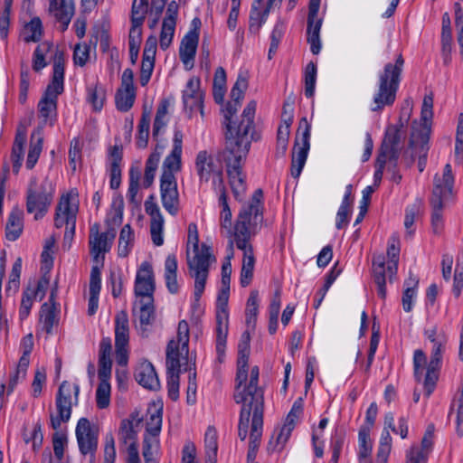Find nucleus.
<instances>
[{
  "label": "nucleus",
  "mask_w": 463,
  "mask_h": 463,
  "mask_svg": "<svg viewBox=\"0 0 463 463\" xmlns=\"http://www.w3.org/2000/svg\"><path fill=\"white\" fill-rule=\"evenodd\" d=\"M432 109V95H425L420 113L421 120L423 121L422 129L420 131H413L411 133L409 148L404 152V160L408 165L414 161L416 156L420 157L419 170L420 172L424 169V161L429 149L428 143L430 139V128L428 122L430 121L433 117Z\"/></svg>",
  "instance_id": "423d86ee"
},
{
  "label": "nucleus",
  "mask_w": 463,
  "mask_h": 463,
  "mask_svg": "<svg viewBox=\"0 0 463 463\" xmlns=\"http://www.w3.org/2000/svg\"><path fill=\"white\" fill-rule=\"evenodd\" d=\"M427 364V358L424 352L418 349L413 355L414 376L418 382L421 381Z\"/></svg>",
  "instance_id": "13d9d810"
},
{
  "label": "nucleus",
  "mask_w": 463,
  "mask_h": 463,
  "mask_svg": "<svg viewBox=\"0 0 463 463\" xmlns=\"http://www.w3.org/2000/svg\"><path fill=\"white\" fill-rule=\"evenodd\" d=\"M119 439L126 445L137 444V430L134 428V423L128 419L121 421L119 428Z\"/></svg>",
  "instance_id": "3c124183"
},
{
  "label": "nucleus",
  "mask_w": 463,
  "mask_h": 463,
  "mask_svg": "<svg viewBox=\"0 0 463 463\" xmlns=\"http://www.w3.org/2000/svg\"><path fill=\"white\" fill-rule=\"evenodd\" d=\"M165 280L168 291L176 294L179 290L177 282V259L175 254H169L165 261Z\"/></svg>",
  "instance_id": "7c9ffc66"
},
{
  "label": "nucleus",
  "mask_w": 463,
  "mask_h": 463,
  "mask_svg": "<svg viewBox=\"0 0 463 463\" xmlns=\"http://www.w3.org/2000/svg\"><path fill=\"white\" fill-rule=\"evenodd\" d=\"M134 241V232L129 224H126L120 231L118 238V254L127 257L131 250Z\"/></svg>",
  "instance_id": "c03bdc74"
},
{
  "label": "nucleus",
  "mask_w": 463,
  "mask_h": 463,
  "mask_svg": "<svg viewBox=\"0 0 463 463\" xmlns=\"http://www.w3.org/2000/svg\"><path fill=\"white\" fill-rule=\"evenodd\" d=\"M263 192L261 189L254 191L250 203L244 205L236 219L232 235L238 249H244L252 233L263 221Z\"/></svg>",
  "instance_id": "20e7f679"
},
{
  "label": "nucleus",
  "mask_w": 463,
  "mask_h": 463,
  "mask_svg": "<svg viewBox=\"0 0 463 463\" xmlns=\"http://www.w3.org/2000/svg\"><path fill=\"white\" fill-rule=\"evenodd\" d=\"M184 135L178 128L174 130L173 147L163 162V172L160 176L161 201L165 211L171 215L177 214L179 210V194L175 174L182 167Z\"/></svg>",
  "instance_id": "f257e3e1"
},
{
  "label": "nucleus",
  "mask_w": 463,
  "mask_h": 463,
  "mask_svg": "<svg viewBox=\"0 0 463 463\" xmlns=\"http://www.w3.org/2000/svg\"><path fill=\"white\" fill-rule=\"evenodd\" d=\"M260 297L258 290H251L247 300L245 317L247 326L254 327L259 313Z\"/></svg>",
  "instance_id": "37998d69"
},
{
  "label": "nucleus",
  "mask_w": 463,
  "mask_h": 463,
  "mask_svg": "<svg viewBox=\"0 0 463 463\" xmlns=\"http://www.w3.org/2000/svg\"><path fill=\"white\" fill-rule=\"evenodd\" d=\"M200 85V79L192 77L189 79L183 90L182 99L184 109L185 112L189 114V117H192L196 111H200L201 115L203 116L204 92Z\"/></svg>",
  "instance_id": "a211bd4d"
},
{
  "label": "nucleus",
  "mask_w": 463,
  "mask_h": 463,
  "mask_svg": "<svg viewBox=\"0 0 463 463\" xmlns=\"http://www.w3.org/2000/svg\"><path fill=\"white\" fill-rule=\"evenodd\" d=\"M311 126L307 118H302L298 123L297 137L292 151L291 175L298 178L306 164L310 148Z\"/></svg>",
  "instance_id": "4468645a"
},
{
  "label": "nucleus",
  "mask_w": 463,
  "mask_h": 463,
  "mask_svg": "<svg viewBox=\"0 0 463 463\" xmlns=\"http://www.w3.org/2000/svg\"><path fill=\"white\" fill-rule=\"evenodd\" d=\"M78 213V205L71 203V195H62L57 207L54 218V225L56 228H61L76 224V215Z\"/></svg>",
  "instance_id": "4be33fe9"
},
{
  "label": "nucleus",
  "mask_w": 463,
  "mask_h": 463,
  "mask_svg": "<svg viewBox=\"0 0 463 463\" xmlns=\"http://www.w3.org/2000/svg\"><path fill=\"white\" fill-rule=\"evenodd\" d=\"M205 463H216L217 461V431L213 426H209L204 434Z\"/></svg>",
  "instance_id": "e433bc0d"
},
{
  "label": "nucleus",
  "mask_w": 463,
  "mask_h": 463,
  "mask_svg": "<svg viewBox=\"0 0 463 463\" xmlns=\"http://www.w3.org/2000/svg\"><path fill=\"white\" fill-rule=\"evenodd\" d=\"M49 13L59 23L61 31H65L74 14L73 0H50Z\"/></svg>",
  "instance_id": "5701e85b"
},
{
  "label": "nucleus",
  "mask_w": 463,
  "mask_h": 463,
  "mask_svg": "<svg viewBox=\"0 0 463 463\" xmlns=\"http://www.w3.org/2000/svg\"><path fill=\"white\" fill-rule=\"evenodd\" d=\"M106 99V90L96 84L93 88H88V101L92 105L94 110L99 111L104 105Z\"/></svg>",
  "instance_id": "603ef678"
},
{
  "label": "nucleus",
  "mask_w": 463,
  "mask_h": 463,
  "mask_svg": "<svg viewBox=\"0 0 463 463\" xmlns=\"http://www.w3.org/2000/svg\"><path fill=\"white\" fill-rule=\"evenodd\" d=\"M134 377L146 389L156 391L160 387L158 376L150 362L145 361L139 364L135 370Z\"/></svg>",
  "instance_id": "a878e982"
},
{
  "label": "nucleus",
  "mask_w": 463,
  "mask_h": 463,
  "mask_svg": "<svg viewBox=\"0 0 463 463\" xmlns=\"http://www.w3.org/2000/svg\"><path fill=\"white\" fill-rule=\"evenodd\" d=\"M248 378V361L245 360V356L237 360V373H236V391L235 392H241V390L243 383H246Z\"/></svg>",
  "instance_id": "680f3d73"
},
{
  "label": "nucleus",
  "mask_w": 463,
  "mask_h": 463,
  "mask_svg": "<svg viewBox=\"0 0 463 463\" xmlns=\"http://www.w3.org/2000/svg\"><path fill=\"white\" fill-rule=\"evenodd\" d=\"M317 76V64L313 61H309L304 69V93L308 99L315 95L316 82Z\"/></svg>",
  "instance_id": "a19ab883"
},
{
  "label": "nucleus",
  "mask_w": 463,
  "mask_h": 463,
  "mask_svg": "<svg viewBox=\"0 0 463 463\" xmlns=\"http://www.w3.org/2000/svg\"><path fill=\"white\" fill-rule=\"evenodd\" d=\"M440 365H433L432 364H428L427 372L424 379V391L426 396H430L438 380L437 371L439 370Z\"/></svg>",
  "instance_id": "4d7b16f0"
},
{
  "label": "nucleus",
  "mask_w": 463,
  "mask_h": 463,
  "mask_svg": "<svg viewBox=\"0 0 463 463\" xmlns=\"http://www.w3.org/2000/svg\"><path fill=\"white\" fill-rule=\"evenodd\" d=\"M425 336L432 344L430 360L429 364L433 365H440L442 354L445 351V346L448 337L444 331L439 330L438 327L432 326L424 332Z\"/></svg>",
  "instance_id": "b1692460"
},
{
  "label": "nucleus",
  "mask_w": 463,
  "mask_h": 463,
  "mask_svg": "<svg viewBox=\"0 0 463 463\" xmlns=\"http://www.w3.org/2000/svg\"><path fill=\"white\" fill-rule=\"evenodd\" d=\"M408 120L409 114L405 117V114L402 112L400 117L399 124L389 125L386 128L384 137L380 147L378 156L392 162L394 165L397 164L400 152L403 146L402 138L404 137V133L402 129L405 128Z\"/></svg>",
  "instance_id": "f8f14e48"
},
{
  "label": "nucleus",
  "mask_w": 463,
  "mask_h": 463,
  "mask_svg": "<svg viewBox=\"0 0 463 463\" xmlns=\"http://www.w3.org/2000/svg\"><path fill=\"white\" fill-rule=\"evenodd\" d=\"M53 194L54 188L48 179L41 184L37 183L36 178L31 179L27 189L26 211L33 213L35 220L42 219L52 204Z\"/></svg>",
  "instance_id": "9d476101"
},
{
  "label": "nucleus",
  "mask_w": 463,
  "mask_h": 463,
  "mask_svg": "<svg viewBox=\"0 0 463 463\" xmlns=\"http://www.w3.org/2000/svg\"><path fill=\"white\" fill-rule=\"evenodd\" d=\"M167 374V394L175 402L179 398L180 373H166Z\"/></svg>",
  "instance_id": "bf43d9fd"
},
{
  "label": "nucleus",
  "mask_w": 463,
  "mask_h": 463,
  "mask_svg": "<svg viewBox=\"0 0 463 463\" xmlns=\"http://www.w3.org/2000/svg\"><path fill=\"white\" fill-rule=\"evenodd\" d=\"M321 0H309L307 18V40L313 55H317L321 50L320 31L323 17L319 16Z\"/></svg>",
  "instance_id": "2eb2a0df"
},
{
  "label": "nucleus",
  "mask_w": 463,
  "mask_h": 463,
  "mask_svg": "<svg viewBox=\"0 0 463 463\" xmlns=\"http://www.w3.org/2000/svg\"><path fill=\"white\" fill-rule=\"evenodd\" d=\"M228 312L224 311L216 314V351L219 354L224 353L228 335Z\"/></svg>",
  "instance_id": "f704fd0d"
},
{
  "label": "nucleus",
  "mask_w": 463,
  "mask_h": 463,
  "mask_svg": "<svg viewBox=\"0 0 463 463\" xmlns=\"http://www.w3.org/2000/svg\"><path fill=\"white\" fill-rule=\"evenodd\" d=\"M250 148V144L245 136L240 141L230 137L225 142L224 149L219 154V159L226 165L232 194L238 201L242 200L246 192V175L243 173V165Z\"/></svg>",
  "instance_id": "f03ea898"
},
{
  "label": "nucleus",
  "mask_w": 463,
  "mask_h": 463,
  "mask_svg": "<svg viewBox=\"0 0 463 463\" xmlns=\"http://www.w3.org/2000/svg\"><path fill=\"white\" fill-rule=\"evenodd\" d=\"M453 184L454 176L451 165L447 164L444 167L442 177H439L436 175L434 178V188L430 198V204L432 206L431 224L435 233H439L442 229L441 211L443 203L451 196Z\"/></svg>",
  "instance_id": "1a4fd4ad"
},
{
  "label": "nucleus",
  "mask_w": 463,
  "mask_h": 463,
  "mask_svg": "<svg viewBox=\"0 0 463 463\" xmlns=\"http://www.w3.org/2000/svg\"><path fill=\"white\" fill-rule=\"evenodd\" d=\"M64 61L65 60H55L52 81L47 86L45 94L38 104L39 112L44 123L48 120L51 114L56 111L57 97L64 90Z\"/></svg>",
  "instance_id": "9b49d317"
},
{
  "label": "nucleus",
  "mask_w": 463,
  "mask_h": 463,
  "mask_svg": "<svg viewBox=\"0 0 463 463\" xmlns=\"http://www.w3.org/2000/svg\"><path fill=\"white\" fill-rule=\"evenodd\" d=\"M175 26L176 24L163 22L160 33L161 49L165 50L171 44L174 38Z\"/></svg>",
  "instance_id": "0e129e2a"
},
{
  "label": "nucleus",
  "mask_w": 463,
  "mask_h": 463,
  "mask_svg": "<svg viewBox=\"0 0 463 463\" xmlns=\"http://www.w3.org/2000/svg\"><path fill=\"white\" fill-rule=\"evenodd\" d=\"M154 299L142 300L138 315L139 328L143 337L148 336V326H151L155 320Z\"/></svg>",
  "instance_id": "473e14b6"
},
{
  "label": "nucleus",
  "mask_w": 463,
  "mask_h": 463,
  "mask_svg": "<svg viewBox=\"0 0 463 463\" xmlns=\"http://www.w3.org/2000/svg\"><path fill=\"white\" fill-rule=\"evenodd\" d=\"M259 376V367L253 366L250 370L249 383L243 387L241 392L234 393L236 403L249 402L254 404L255 408H264V392L258 386Z\"/></svg>",
  "instance_id": "f3484780"
},
{
  "label": "nucleus",
  "mask_w": 463,
  "mask_h": 463,
  "mask_svg": "<svg viewBox=\"0 0 463 463\" xmlns=\"http://www.w3.org/2000/svg\"><path fill=\"white\" fill-rule=\"evenodd\" d=\"M155 289V275L152 265L144 261L137 271L134 286L135 295L143 298L145 300L154 299Z\"/></svg>",
  "instance_id": "6ab92c4d"
},
{
  "label": "nucleus",
  "mask_w": 463,
  "mask_h": 463,
  "mask_svg": "<svg viewBox=\"0 0 463 463\" xmlns=\"http://www.w3.org/2000/svg\"><path fill=\"white\" fill-rule=\"evenodd\" d=\"M345 441V434L343 432L335 431L331 439L332 449V461L337 463Z\"/></svg>",
  "instance_id": "774afa93"
},
{
  "label": "nucleus",
  "mask_w": 463,
  "mask_h": 463,
  "mask_svg": "<svg viewBox=\"0 0 463 463\" xmlns=\"http://www.w3.org/2000/svg\"><path fill=\"white\" fill-rule=\"evenodd\" d=\"M122 146L115 145L109 149L108 164L110 175V188L118 189L121 182Z\"/></svg>",
  "instance_id": "393cba45"
},
{
  "label": "nucleus",
  "mask_w": 463,
  "mask_h": 463,
  "mask_svg": "<svg viewBox=\"0 0 463 463\" xmlns=\"http://www.w3.org/2000/svg\"><path fill=\"white\" fill-rule=\"evenodd\" d=\"M74 394V403H78L80 386L76 383L71 385L69 382L63 381L56 395V409L58 414H51V426L53 430H58L61 422H67L71 415V394Z\"/></svg>",
  "instance_id": "ddd939ff"
},
{
  "label": "nucleus",
  "mask_w": 463,
  "mask_h": 463,
  "mask_svg": "<svg viewBox=\"0 0 463 463\" xmlns=\"http://www.w3.org/2000/svg\"><path fill=\"white\" fill-rule=\"evenodd\" d=\"M148 10V0H134L131 9V23H143Z\"/></svg>",
  "instance_id": "5fc2aeb1"
},
{
  "label": "nucleus",
  "mask_w": 463,
  "mask_h": 463,
  "mask_svg": "<svg viewBox=\"0 0 463 463\" xmlns=\"http://www.w3.org/2000/svg\"><path fill=\"white\" fill-rule=\"evenodd\" d=\"M33 58H62V53L52 43L43 42L36 47Z\"/></svg>",
  "instance_id": "6e6d98bb"
},
{
  "label": "nucleus",
  "mask_w": 463,
  "mask_h": 463,
  "mask_svg": "<svg viewBox=\"0 0 463 463\" xmlns=\"http://www.w3.org/2000/svg\"><path fill=\"white\" fill-rule=\"evenodd\" d=\"M242 404L241 413H240V420H239V426H238V435L241 440H245L248 436V428H249V422L251 413H254L255 405L250 404L249 402H241Z\"/></svg>",
  "instance_id": "49530a36"
},
{
  "label": "nucleus",
  "mask_w": 463,
  "mask_h": 463,
  "mask_svg": "<svg viewBox=\"0 0 463 463\" xmlns=\"http://www.w3.org/2000/svg\"><path fill=\"white\" fill-rule=\"evenodd\" d=\"M241 106V103L230 101L222 109L225 126V142L228 138L233 137L235 140L240 141L244 136L249 140L250 144L254 139V116L256 111L257 103L254 100L250 101L242 111L241 120L239 124L232 121V118L235 115Z\"/></svg>",
  "instance_id": "0eeeda50"
},
{
  "label": "nucleus",
  "mask_w": 463,
  "mask_h": 463,
  "mask_svg": "<svg viewBox=\"0 0 463 463\" xmlns=\"http://www.w3.org/2000/svg\"><path fill=\"white\" fill-rule=\"evenodd\" d=\"M135 99V91L118 89L115 95L116 108L121 112H127L133 107Z\"/></svg>",
  "instance_id": "09e8293b"
},
{
  "label": "nucleus",
  "mask_w": 463,
  "mask_h": 463,
  "mask_svg": "<svg viewBox=\"0 0 463 463\" xmlns=\"http://www.w3.org/2000/svg\"><path fill=\"white\" fill-rule=\"evenodd\" d=\"M117 232L115 228H109L105 232H99V225L94 224L90 228V250L94 260L98 261L99 254L108 252L113 241L116 237Z\"/></svg>",
  "instance_id": "412c9836"
},
{
  "label": "nucleus",
  "mask_w": 463,
  "mask_h": 463,
  "mask_svg": "<svg viewBox=\"0 0 463 463\" xmlns=\"http://www.w3.org/2000/svg\"><path fill=\"white\" fill-rule=\"evenodd\" d=\"M213 188L214 190L219 194V204L222 207V212L220 214V224L222 229H225L227 231V233L229 236L232 235V211L230 209V206L228 204V197H227V192L226 187L224 185V181H220L219 183H216V181L213 182Z\"/></svg>",
  "instance_id": "cd10ccee"
},
{
  "label": "nucleus",
  "mask_w": 463,
  "mask_h": 463,
  "mask_svg": "<svg viewBox=\"0 0 463 463\" xmlns=\"http://www.w3.org/2000/svg\"><path fill=\"white\" fill-rule=\"evenodd\" d=\"M195 169L200 182H208L211 176H213V183L223 181L222 167L215 164L214 158L206 150L196 155Z\"/></svg>",
  "instance_id": "aec40b11"
},
{
  "label": "nucleus",
  "mask_w": 463,
  "mask_h": 463,
  "mask_svg": "<svg viewBox=\"0 0 463 463\" xmlns=\"http://www.w3.org/2000/svg\"><path fill=\"white\" fill-rule=\"evenodd\" d=\"M400 255V241L396 236H392L388 242L387 256L389 260L385 268L384 259L378 256L373 260V277L377 286V294L382 299L386 298V277L392 282V278L397 273L398 261Z\"/></svg>",
  "instance_id": "6e6552de"
},
{
  "label": "nucleus",
  "mask_w": 463,
  "mask_h": 463,
  "mask_svg": "<svg viewBox=\"0 0 463 463\" xmlns=\"http://www.w3.org/2000/svg\"><path fill=\"white\" fill-rule=\"evenodd\" d=\"M199 41V33L196 30L189 31L183 38L180 44V58H194Z\"/></svg>",
  "instance_id": "58836bf2"
},
{
  "label": "nucleus",
  "mask_w": 463,
  "mask_h": 463,
  "mask_svg": "<svg viewBox=\"0 0 463 463\" xmlns=\"http://www.w3.org/2000/svg\"><path fill=\"white\" fill-rule=\"evenodd\" d=\"M359 452L358 458L360 463H370L368 458L372 453V442L370 439L369 427H362L358 434Z\"/></svg>",
  "instance_id": "79ce46f5"
},
{
  "label": "nucleus",
  "mask_w": 463,
  "mask_h": 463,
  "mask_svg": "<svg viewBox=\"0 0 463 463\" xmlns=\"http://www.w3.org/2000/svg\"><path fill=\"white\" fill-rule=\"evenodd\" d=\"M404 60L388 62L379 73L378 88L373 95V111H380L386 106H392L396 99Z\"/></svg>",
  "instance_id": "39448f33"
},
{
  "label": "nucleus",
  "mask_w": 463,
  "mask_h": 463,
  "mask_svg": "<svg viewBox=\"0 0 463 463\" xmlns=\"http://www.w3.org/2000/svg\"><path fill=\"white\" fill-rule=\"evenodd\" d=\"M75 432L80 453L82 455L89 454L93 463L98 449L97 431L92 429L87 418H80L77 423Z\"/></svg>",
  "instance_id": "dca6fc26"
},
{
  "label": "nucleus",
  "mask_w": 463,
  "mask_h": 463,
  "mask_svg": "<svg viewBox=\"0 0 463 463\" xmlns=\"http://www.w3.org/2000/svg\"><path fill=\"white\" fill-rule=\"evenodd\" d=\"M110 384L109 381H100L96 391V402L99 409H105L110 402Z\"/></svg>",
  "instance_id": "864d4df0"
},
{
  "label": "nucleus",
  "mask_w": 463,
  "mask_h": 463,
  "mask_svg": "<svg viewBox=\"0 0 463 463\" xmlns=\"http://www.w3.org/2000/svg\"><path fill=\"white\" fill-rule=\"evenodd\" d=\"M33 299H35V298H33V293L31 292V288L28 287L24 291L21 301V307L19 311L21 320L25 319L29 316L33 303Z\"/></svg>",
  "instance_id": "69168bd1"
},
{
  "label": "nucleus",
  "mask_w": 463,
  "mask_h": 463,
  "mask_svg": "<svg viewBox=\"0 0 463 463\" xmlns=\"http://www.w3.org/2000/svg\"><path fill=\"white\" fill-rule=\"evenodd\" d=\"M180 354L178 343L169 341L166 347V373H181Z\"/></svg>",
  "instance_id": "ea45409f"
},
{
  "label": "nucleus",
  "mask_w": 463,
  "mask_h": 463,
  "mask_svg": "<svg viewBox=\"0 0 463 463\" xmlns=\"http://www.w3.org/2000/svg\"><path fill=\"white\" fill-rule=\"evenodd\" d=\"M58 314L56 303H43L40 310V321L43 323V328L47 334L52 333V329L58 323Z\"/></svg>",
  "instance_id": "c9c22d12"
},
{
  "label": "nucleus",
  "mask_w": 463,
  "mask_h": 463,
  "mask_svg": "<svg viewBox=\"0 0 463 463\" xmlns=\"http://www.w3.org/2000/svg\"><path fill=\"white\" fill-rule=\"evenodd\" d=\"M264 408H255L251 420L249 448L258 449L262 436Z\"/></svg>",
  "instance_id": "72a5a7b5"
},
{
  "label": "nucleus",
  "mask_w": 463,
  "mask_h": 463,
  "mask_svg": "<svg viewBox=\"0 0 463 463\" xmlns=\"http://www.w3.org/2000/svg\"><path fill=\"white\" fill-rule=\"evenodd\" d=\"M150 128V114L143 111L142 117L138 123V132L137 137V146L138 148H146L148 144Z\"/></svg>",
  "instance_id": "de8ad7c7"
},
{
  "label": "nucleus",
  "mask_w": 463,
  "mask_h": 463,
  "mask_svg": "<svg viewBox=\"0 0 463 463\" xmlns=\"http://www.w3.org/2000/svg\"><path fill=\"white\" fill-rule=\"evenodd\" d=\"M187 244L192 245L194 252L193 259L188 257L187 264L191 276L194 279V302L198 303L204 291L213 255L211 247L204 243L199 246L197 225L194 222L188 226Z\"/></svg>",
  "instance_id": "7ed1b4c3"
},
{
  "label": "nucleus",
  "mask_w": 463,
  "mask_h": 463,
  "mask_svg": "<svg viewBox=\"0 0 463 463\" xmlns=\"http://www.w3.org/2000/svg\"><path fill=\"white\" fill-rule=\"evenodd\" d=\"M52 445L56 462L61 463L64 456L65 446L67 445V437L65 434L56 432L52 436Z\"/></svg>",
  "instance_id": "e2e57ef3"
},
{
  "label": "nucleus",
  "mask_w": 463,
  "mask_h": 463,
  "mask_svg": "<svg viewBox=\"0 0 463 463\" xmlns=\"http://www.w3.org/2000/svg\"><path fill=\"white\" fill-rule=\"evenodd\" d=\"M263 0H253L249 17V30L252 33H259L269 14V10H261Z\"/></svg>",
  "instance_id": "c756f323"
},
{
  "label": "nucleus",
  "mask_w": 463,
  "mask_h": 463,
  "mask_svg": "<svg viewBox=\"0 0 463 463\" xmlns=\"http://www.w3.org/2000/svg\"><path fill=\"white\" fill-rule=\"evenodd\" d=\"M43 138L39 133V137L35 139V135L33 134L31 137V144L25 163L26 168L33 169L38 161L40 154L43 149Z\"/></svg>",
  "instance_id": "8fccbe9b"
},
{
  "label": "nucleus",
  "mask_w": 463,
  "mask_h": 463,
  "mask_svg": "<svg viewBox=\"0 0 463 463\" xmlns=\"http://www.w3.org/2000/svg\"><path fill=\"white\" fill-rule=\"evenodd\" d=\"M23 232V219L21 213L13 211L8 216L5 226V238L10 241H16Z\"/></svg>",
  "instance_id": "4c0bfd02"
},
{
  "label": "nucleus",
  "mask_w": 463,
  "mask_h": 463,
  "mask_svg": "<svg viewBox=\"0 0 463 463\" xmlns=\"http://www.w3.org/2000/svg\"><path fill=\"white\" fill-rule=\"evenodd\" d=\"M43 33V24L39 17H33L26 24L22 31L21 37L26 43L37 42Z\"/></svg>",
  "instance_id": "a18cd8bd"
},
{
  "label": "nucleus",
  "mask_w": 463,
  "mask_h": 463,
  "mask_svg": "<svg viewBox=\"0 0 463 463\" xmlns=\"http://www.w3.org/2000/svg\"><path fill=\"white\" fill-rule=\"evenodd\" d=\"M181 345V350L185 351L188 354V344H189V326L185 320H181L178 324L177 328V341Z\"/></svg>",
  "instance_id": "338daca9"
},
{
  "label": "nucleus",
  "mask_w": 463,
  "mask_h": 463,
  "mask_svg": "<svg viewBox=\"0 0 463 463\" xmlns=\"http://www.w3.org/2000/svg\"><path fill=\"white\" fill-rule=\"evenodd\" d=\"M146 212L151 216L150 233L153 243L161 246L164 243L163 228L164 219L158 206L155 203L146 202Z\"/></svg>",
  "instance_id": "bb28decb"
},
{
  "label": "nucleus",
  "mask_w": 463,
  "mask_h": 463,
  "mask_svg": "<svg viewBox=\"0 0 463 463\" xmlns=\"http://www.w3.org/2000/svg\"><path fill=\"white\" fill-rule=\"evenodd\" d=\"M129 341L128 317L126 311H120L115 317V346L128 347Z\"/></svg>",
  "instance_id": "c85d7f7f"
},
{
  "label": "nucleus",
  "mask_w": 463,
  "mask_h": 463,
  "mask_svg": "<svg viewBox=\"0 0 463 463\" xmlns=\"http://www.w3.org/2000/svg\"><path fill=\"white\" fill-rule=\"evenodd\" d=\"M20 94L19 101L24 104L27 99V94L30 86V71L27 66L24 63L21 65V76H20Z\"/></svg>",
  "instance_id": "052dcab7"
},
{
  "label": "nucleus",
  "mask_w": 463,
  "mask_h": 463,
  "mask_svg": "<svg viewBox=\"0 0 463 463\" xmlns=\"http://www.w3.org/2000/svg\"><path fill=\"white\" fill-rule=\"evenodd\" d=\"M243 251L242 267L241 271V287H247L250 285L254 270L255 258L253 255L252 247L249 244H245L244 249H241Z\"/></svg>",
  "instance_id": "2f4dec72"
}]
</instances>
